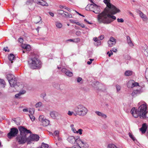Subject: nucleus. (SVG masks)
<instances>
[{"instance_id": "1", "label": "nucleus", "mask_w": 148, "mask_h": 148, "mask_svg": "<svg viewBox=\"0 0 148 148\" xmlns=\"http://www.w3.org/2000/svg\"><path fill=\"white\" fill-rule=\"evenodd\" d=\"M103 2L107 7L103 12L98 15L97 19L99 22L108 24L116 19L115 16L110 14H115L120 11L110 3V0H104Z\"/></svg>"}, {"instance_id": "2", "label": "nucleus", "mask_w": 148, "mask_h": 148, "mask_svg": "<svg viewBox=\"0 0 148 148\" xmlns=\"http://www.w3.org/2000/svg\"><path fill=\"white\" fill-rule=\"evenodd\" d=\"M20 135L18 136L16 138V141L20 144H23L26 142L27 143V138L26 137V134L31 133L30 131L22 127L18 128Z\"/></svg>"}, {"instance_id": "3", "label": "nucleus", "mask_w": 148, "mask_h": 148, "mask_svg": "<svg viewBox=\"0 0 148 148\" xmlns=\"http://www.w3.org/2000/svg\"><path fill=\"white\" fill-rule=\"evenodd\" d=\"M28 64L29 67L33 69L40 68L41 66V61L36 56L28 59Z\"/></svg>"}, {"instance_id": "4", "label": "nucleus", "mask_w": 148, "mask_h": 148, "mask_svg": "<svg viewBox=\"0 0 148 148\" xmlns=\"http://www.w3.org/2000/svg\"><path fill=\"white\" fill-rule=\"evenodd\" d=\"M74 111L77 115L79 116H84L88 113V110L84 106L79 105L75 106Z\"/></svg>"}, {"instance_id": "5", "label": "nucleus", "mask_w": 148, "mask_h": 148, "mask_svg": "<svg viewBox=\"0 0 148 148\" xmlns=\"http://www.w3.org/2000/svg\"><path fill=\"white\" fill-rule=\"evenodd\" d=\"M139 104H141L138 109V111L140 114V118L141 119H145L146 118V114L147 112V104L145 103L142 104L141 102H139Z\"/></svg>"}, {"instance_id": "6", "label": "nucleus", "mask_w": 148, "mask_h": 148, "mask_svg": "<svg viewBox=\"0 0 148 148\" xmlns=\"http://www.w3.org/2000/svg\"><path fill=\"white\" fill-rule=\"evenodd\" d=\"M90 1L92 3L90 4L89 6L90 10V11H92L93 12L96 14L99 13L101 12L100 7L94 3L91 0H90Z\"/></svg>"}, {"instance_id": "7", "label": "nucleus", "mask_w": 148, "mask_h": 148, "mask_svg": "<svg viewBox=\"0 0 148 148\" xmlns=\"http://www.w3.org/2000/svg\"><path fill=\"white\" fill-rule=\"evenodd\" d=\"M39 121L44 126H47L49 125L50 123L49 121L46 119L43 115H40L39 118Z\"/></svg>"}, {"instance_id": "8", "label": "nucleus", "mask_w": 148, "mask_h": 148, "mask_svg": "<svg viewBox=\"0 0 148 148\" xmlns=\"http://www.w3.org/2000/svg\"><path fill=\"white\" fill-rule=\"evenodd\" d=\"M18 133V130L15 128L10 129V132L8 134V137L9 138L16 136Z\"/></svg>"}, {"instance_id": "9", "label": "nucleus", "mask_w": 148, "mask_h": 148, "mask_svg": "<svg viewBox=\"0 0 148 148\" xmlns=\"http://www.w3.org/2000/svg\"><path fill=\"white\" fill-rule=\"evenodd\" d=\"M34 2L42 6H48V4L46 1L42 0H28L27 2V4H28L30 3L32 4Z\"/></svg>"}, {"instance_id": "10", "label": "nucleus", "mask_w": 148, "mask_h": 148, "mask_svg": "<svg viewBox=\"0 0 148 148\" xmlns=\"http://www.w3.org/2000/svg\"><path fill=\"white\" fill-rule=\"evenodd\" d=\"M39 138V137L36 134H30L27 138V144L30 143L32 141H38Z\"/></svg>"}, {"instance_id": "11", "label": "nucleus", "mask_w": 148, "mask_h": 148, "mask_svg": "<svg viewBox=\"0 0 148 148\" xmlns=\"http://www.w3.org/2000/svg\"><path fill=\"white\" fill-rule=\"evenodd\" d=\"M116 42V39L112 36L110 37L108 42V47H112L113 46L115 45Z\"/></svg>"}, {"instance_id": "12", "label": "nucleus", "mask_w": 148, "mask_h": 148, "mask_svg": "<svg viewBox=\"0 0 148 148\" xmlns=\"http://www.w3.org/2000/svg\"><path fill=\"white\" fill-rule=\"evenodd\" d=\"M138 86V83L135 82L133 80H129L127 84V87L129 88H133L135 86Z\"/></svg>"}, {"instance_id": "13", "label": "nucleus", "mask_w": 148, "mask_h": 148, "mask_svg": "<svg viewBox=\"0 0 148 148\" xmlns=\"http://www.w3.org/2000/svg\"><path fill=\"white\" fill-rule=\"evenodd\" d=\"M70 127L72 131L74 133L76 134H79V135H82V134L83 130L82 129H79L77 131L75 128L74 127V125L73 124H71L70 125Z\"/></svg>"}, {"instance_id": "14", "label": "nucleus", "mask_w": 148, "mask_h": 148, "mask_svg": "<svg viewBox=\"0 0 148 148\" xmlns=\"http://www.w3.org/2000/svg\"><path fill=\"white\" fill-rule=\"evenodd\" d=\"M131 113L132 116L135 118H137L138 116L140 117V114L139 112L135 108H133L131 110Z\"/></svg>"}, {"instance_id": "15", "label": "nucleus", "mask_w": 148, "mask_h": 148, "mask_svg": "<svg viewBox=\"0 0 148 148\" xmlns=\"http://www.w3.org/2000/svg\"><path fill=\"white\" fill-rule=\"evenodd\" d=\"M8 82L11 87L10 88L9 90L11 89L12 87H14L17 85V80L16 78L12 79V80H9Z\"/></svg>"}, {"instance_id": "16", "label": "nucleus", "mask_w": 148, "mask_h": 148, "mask_svg": "<svg viewBox=\"0 0 148 148\" xmlns=\"http://www.w3.org/2000/svg\"><path fill=\"white\" fill-rule=\"evenodd\" d=\"M50 115L52 118L56 119H58V117L60 116V115L58 112L54 111L51 112Z\"/></svg>"}, {"instance_id": "17", "label": "nucleus", "mask_w": 148, "mask_h": 148, "mask_svg": "<svg viewBox=\"0 0 148 148\" xmlns=\"http://www.w3.org/2000/svg\"><path fill=\"white\" fill-rule=\"evenodd\" d=\"M62 72L65 73L66 75L69 77H72L73 75V74L72 72L69 71L68 70L66 69L63 68L62 69Z\"/></svg>"}, {"instance_id": "18", "label": "nucleus", "mask_w": 148, "mask_h": 148, "mask_svg": "<svg viewBox=\"0 0 148 148\" xmlns=\"http://www.w3.org/2000/svg\"><path fill=\"white\" fill-rule=\"evenodd\" d=\"M67 140L71 143L74 144L76 142V138L73 136H70L67 138Z\"/></svg>"}, {"instance_id": "19", "label": "nucleus", "mask_w": 148, "mask_h": 148, "mask_svg": "<svg viewBox=\"0 0 148 148\" xmlns=\"http://www.w3.org/2000/svg\"><path fill=\"white\" fill-rule=\"evenodd\" d=\"M53 86L55 88L59 89L60 90H63L64 88V85H59L58 84L56 83H54L53 84Z\"/></svg>"}, {"instance_id": "20", "label": "nucleus", "mask_w": 148, "mask_h": 148, "mask_svg": "<svg viewBox=\"0 0 148 148\" xmlns=\"http://www.w3.org/2000/svg\"><path fill=\"white\" fill-rule=\"evenodd\" d=\"M147 129V126L145 123L143 124L142 127L140 129L142 134L145 133Z\"/></svg>"}, {"instance_id": "21", "label": "nucleus", "mask_w": 148, "mask_h": 148, "mask_svg": "<svg viewBox=\"0 0 148 148\" xmlns=\"http://www.w3.org/2000/svg\"><path fill=\"white\" fill-rule=\"evenodd\" d=\"M79 147L80 148H88V145L87 143L82 142V143H80Z\"/></svg>"}, {"instance_id": "22", "label": "nucleus", "mask_w": 148, "mask_h": 148, "mask_svg": "<svg viewBox=\"0 0 148 148\" xmlns=\"http://www.w3.org/2000/svg\"><path fill=\"white\" fill-rule=\"evenodd\" d=\"M141 91L140 90H135L133 91L131 95L133 97H135L137 95L140 93Z\"/></svg>"}, {"instance_id": "23", "label": "nucleus", "mask_w": 148, "mask_h": 148, "mask_svg": "<svg viewBox=\"0 0 148 148\" xmlns=\"http://www.w3.org/2000/svg\"><path fill=\"white\" fill-rule=\"evenodd\" d=\"M95 113L98 116L103 118H106L107 117V116L106 114L101 112L98 111H96L95 112Z\"/></svg>"}, {"instance_id": "24", "label": "nucleus", "mask_w": 148, "mask_h": 148, "mask_svg": "<svg viewBox=\"0 0 148 148\" xmlns=\"http://www.w3.org/2000/svg\"><path fill=\"white\" fill-rule=\"evenodd\" d=\"M42 20L41 17L39 16H37L34 18V22L37 24L39 22Z\"/></svg>"}, {"instance_id": "25", "label": "nucleus", "mask_w": 148, "mask_h": 148, "mask_svg": "<svg viewBox=\"0 0 148 148\" xmlns=\"http://www.w3.org/2000/svg\"><path fill=\"white\" fill-rule=\"evenodd\" d=\"M127 42L128 44L131 47L134 46V44L132 42L130 37L128 36L127 37Z\"/></svg>"}, {"instance_id": "26", "label": "nucleus", "mask_w": 148, "mask_h": 148, "mask_svg": "<svg viewBox=\"0 0 148 148\" xmlns=\"http://www.w3.org/2000/svg\"><path fill=\"white\" fill-rule=\"evenodd\" d=\"M21 47L23 48L26 49L27 50H29L30 49V46L27 44H22L21 45Z\"/></svg>"}, {"instance_id": "27", "label": "nucleus", "mask_w": 148, "mask_h": 148, "mask_svg": "<svg viewBox=\"0 0 148 148\" xmlns=\"http://www.w3.org/2000/svg\"><path fill=\"white\" fill-rule=\"evenodd\" d=\"M143 48L145 54V55H148V47L146 45H145L143 47Z\"/></svg>"}, {"instance_id": "28", "label": "nucleus", "mask_w": 148, "mask_h": 148, "mask_svg": "<svg viewBox=\"0 0 148 148\" xmlns=\"http://www.w3.org/2000/svg\"><path fill=\"white\" fill-rule=\"evenodd\" d=\"M6 78L8 80V81H9V80H12V79H14V78L16 77L13 75L8 74L7 75Z\"/></svg>"}, {"instance_id": "29", "label": "nucleus", "mask_w": 148, "mask_h": 148, "mask_svg": "<svg viewBox=\"0 0 148 148\" xmlns=\"http://www.w3.org/2000/svg\"><path fill=\"white\" fill-rule=\"evenodd\" d=\"M55 25L56 27L58 28H61L62 26V24L60 22L57 21L55 22Z\"/></svg>"}, {"instance_id": "30", "label": "nucleus", "mask_w": 148, "mask_h": 148, "mask_svg": "<svg viewBox=\"0 0 148 148\" xmlns=\"http://www.w3.org/2000/svg\"><path fill=\"white\" fill-rule=\"evenodd\" d=\"M14 56L12 54H10L8 56V59L10 61H11V63L13 62L12 61L14 60Z\"/></svg>"}, {"instance_id": "31", "label": "nucleus", "mask_w": 148, "mask_h": 148, "mask_svg": "<svg viewBox=\"0 0 148 148\" xmlns=\"http://www.w3.org/2000/svg\"><path fill=\"white\" fill-rule=\"evenodd\" d=\"M139 15L140 17L144 19L143 20H146L147 19V17L144 14H143L142 12L140 11L139 12Z\"/></svg>"}, {"instance_id": "32", "label": "nucleus", "mask_w": 148, "mask_h": 148, "mask_svg": "<svg viewBox=\"0 0 148 148\" xmlns=\"http://www.w3.org/2000/svg\"><path fill=\"white\" fill-rule=\"evenodd\" d=\"M133 72L131 71H127L125 72V75L128 76H130L132 74Z\"/></svg>"}, {"instance_id": "33", "label": "nucleus", "mask_w": 148, "mask_h": 148, "mask_svg": "<svg viewBox=\"0 0 148 148\" xmlns=\"http://www.w3.org/2000/svg\"><path fill=\"white\" fill-rule=\"evenodd\" d=\"M128 135L129 137L133 140L134 141L136 140V139L134 136L131 133L129 132L128 133Z\"/></svg>"}, {"instance_id": "34", "label": "nucleus", "mask_w": 148, "mask_h": 148, "mask_svg": "<svg viewBox=\"0 0 148 148\" xmlns=\"http://www.w3.org/2000/svg\"><path fill=\"white\" fill-rule=\"evenodd\" d=\"M49 146L48 145L44 143H42L41 147V148H49Z\"/></svg>"}, {"instance_id": "35", "label": "nucleus", "mask_w": 148, "mask_h": 148, "mask_svg": "<svg viewBox=\"0 0 148 148\" xmlns=\"http://www.w3.org/2000/svg\"><path fill=\"white\" fill-rule=\"evenodd\" d=\"M58 13L61 15L62 16H63L64 13V11L63 10H58L57 11Z\"/></svg>"}, {"instance_id": "36", "label": "nucleus", "mask_w": 148, "mask_h": 148, "mask_svg": "<svg viewBox=\"0 0 148 148\" xmlns=\"http://www.w3.org/2000/svg\"><path fill=\"white\" fill-rule=\"evenodd\" d=\"M35 110L34 108H30L29 109L28 112L31 115H33L34 112Z\"/></svg>"}, {"instance_id": "37", "label": "nucleus", "mask_w": 148, "mask_h": 148, "mask_svg": "<svg viewBox=\"0 0 148 148\" xmlns=\"http://www.w3.org/2000/svg\"><path fill=\"white\" fill-rule=\"evenodd\" d=\"M42 103L41 102H39L35 104V107L36 108H39L41 107L42 106Z\"/></svg>"}, {"instance_id": "38", "label": "nucleus", "mask_w": 148, "mask_h": 148, "mask_svg": "<svg viewBox=\"0 0 148 148\" xmlns=\"http://www.w3.org/2000/svg\"><path fill=\"white\" fill-rule=\"evenodd\" d=\"M82 142H83L82 140H81L79 137H78L77 138H76V142L77 143H79L80 142L81 143H82Z\"/></svg>"}, {"instance_id": "39", "label": "nucleus", "mask_w": 148, "mask_h": 148, "mask_svg": "<svg viewBox=\"0 0 148 148\" xmlns=\"http://www.w3.org/2000/svg\"><path fill=\"white\" fill-rule=\"evenodd\" d=\"M29 117L32 121H34L35 117L32 115H29Z\"/></svg>"}, {"instance_id": "40", "label": "nucleus", "mask_w": 148, "mask_h": 148, "mask_svg": "<svg viewBox=\"0 0 148 148\" xmlns=\"http://www.w3.org/2000/svg\"><path fill=\"white\" fill-rule=\"evenodd\" d=\"M117 21L119 23H123L124 22V21L123 19L122 18H117Z\"/></svg>"}, {"instance_id": "41", "label": "nucleus", "mask_w": 148, "mask_h": 148, "mask_svg": "<svg viewBox=\"0 0 148 148\" xmlns=\"http://www.w3.org/2000/svg\"><path fill=\"white\" fill-rule=\"evenodd\" d=\"M146 78L148 82V69H147L146 71Z\"/></svg>"}, {"instance_id": "42", "label": "nucleus", "mask_w": 148, "mask_h": 148, "mask_svg": "<svg viewBox=\"0 0 148 148\" xmlns=\"http://www.w3.org/2000/svg\"><path fill=\"white\" fill-rule=\"evenodd\" d=\"M116 89L117 91L119 92L121 90V87L119 85H116Z\"/></svg>"}, {"instance_id": "43", "label": "nucleus", "mask_w": 148, "mask_h": 148, "mask_svg": "<svg viewBox=\"0 0 148 148\" xmlns=\"http://www.w3.org/2000/svg\"><path fill=\"white\" fill-rule=\"evenodd\" d=\"M5 82L4 80L0 79V84L3 85H5Z\"/></svg>"}, {"instance_id": "44", "label": "nucleus", "mask_w": 148, "mask_h": 148, "mask_svg": "<svg viewBox=\"0 0 148 148\" xmlns=\"http://www.w3.org/2000/svg\"><path fill=\"white\" fill-rule=\"evenodd\" d=\"M81 32L79 31H77L76 32L75 34L77 36H79L81 35Z\"/></svg>"}, {"instance_id": "45", "label": "nucleus", "mask_w": 148, "mask_h": 148, "mask_svg": "<svg viewBox=\"0 0 148 148\" xmlns=\"http://www.w3.org/2000/svg\"><path fill=\"white\" fill-rule=\"evenodd\" d=\"M26 92V91L25 90H22L20 91L19 93L21 95H23Z\"/></svg>"}, {"instance_id": "46", "label": "nucleus", "mask_w": 148, "mask_h": 148, "mask_svg": "<svg viewBox=\"0 0 148 148\" xmlns=\"http://www.w3.org/2000/svg\"><path fill=\"white\" fill-rule=\"evenodd\" d=\"M82 78L80 77H78L77 78V82L78 83H79L82 80Z\"/></svg>"}, {"instance_id": "47", "label": "nucleus", "mask_w": 148, "mask_h": 148, "mask_svg": "<svg viewBox=\"0 0 148 148\" xmlns=\"http://www.w3.org/2000/svg\"><path fill=\"white\" fill-rule=\"evenodd\" d=\"M68 13L66 12H64V14H63V16L64 17H67L68 16Z\"/></svg>"}, {"instance_id": "48", "label": "nucleus", "mask_w": 148, "mask_h": 148, "mask_svg": "<svg viewBox=\"0 0 148 148\" xmlns=\"http://www.w3.org/2000/svg\"><path fill=\"white\" fill-rule=\"evenodd\" d=\"M18 41L21 43H22L23 42V38H19L18 39Z\"/></svg>"}, {"instance_id": "49", "label": "nucleus", "mask_w": 148, "mask_h": 148, "mask_svg": "<svg viewBox=\"0 0 148 148\" xmlns=\"http://www.w3.org/2000/svg\"><path fill=\"white\" fill-rule=\"evenodd\" d=\"M110 51L111 52V53H109V52H108L107 53V54H108V56L109 57H110L111 55H112L113 54V53L112 52V50H110Z\"/></svg>"}, {"instance_id": "50", "label": "nucleus", "mask_w": 148, "mask_h": 148, "mask_svg": "<svg viewBox=\"0 0 148 148\" xmlns=\"http://www.w3.org/2000/svg\"><path fill=\"white\" fill-rule=\"evenodd\" d=\"M73 113V112H71L70 111H69L68 113V115L69 116L72 115Z\"/></svg>"}, {"instance_id": "51", "label": "nucleus", "mask_w": 148, "mask_h": 148, "mask_svg": "<svg viewBox=\"0 0 148 148\" xmlns=\"http://www.w3.org/2000/svg\"><path fill=\"white\" fill-rule=\"evenodd\" d=\"M3 50L5 52L7 51L9 52V49H8V47H6L5 48H4L3 49Z\"/></svg>"}, {"instance_id": "52", "label": "nucleus", "mask_w": 148, "mask_h": 148, "mask_svg": "<svg viewBox=\"0 0 148 148\" xmlns=\"http://www.w3.org/2000/svg\"><path fill=\"white\" fill-rule=\"evenodd\" d=\"M21 95L19 92L18 93L16 94L15 95V96L16 98H18Z\"/></svg>"}, {"instance_id": "53", "label": "nucleus", "mask_w": 148, "mask_h": 148, "mask_svg": "<svg viewBox=\"0 0 148 148\" xmlns=\"http://www.w3.org/2000/svg\"><path fill=\"white\" fill-rule=\"evenodd\" d=\"M104 38V36L103 35H101L99 37V38L100 40H102Z\"/></svg>"}, {"instance_id": "54", "label": "nucleus", "mask_w": 148, "mask_h": 148, "mask_svg": "<svg viewBox=\"0 0 148 148\" xmlns=\"http://www.w3.org/2000/svg\"><path fill=\"white\" fill-rule=\"evenodd\" d=\"M97 45L98 46V45H101V42L100 40H98L97 41Z\"/></svg>"}, {"instance_id": "55", "label": "nucleus", "mask_w": 148, "mask_h": 148, "mask_svg": "<svg viewBox=\"0 0 148 148\" xmlns=\"http://www.w3.org/2000/svg\"><path fill=\"white\" fill-rule=\"evenodd\" d=\"M49 15L53 17L54 16V14L53 13H52L51 12H49Z\"/></svg>"}, {"instance_id": "56", "label": "nucleus", "mask_w": 148, "mask_h": 148, "mask_svg": "<svg viewBox=\"0 0 148 148\" xmlns=\"http://www.w3.org/2000/svg\"><path fill=\"white\" fill-rule=\"evenodd\" d=\"M70 21L71 22V23H75V22H76V21H75V20H70Z\"/></svg>"}, {"instance_id": "57", "label": "nucleus", "mask_w": 148, "mask_h": 148, "mask_svg": "<svg viewBox=\"0 0 148 148\" xmlns=\"http://www.w3.org/2000/svg\"><path fill=\"white\" fill-rule=\"evenodd\" d=\"M29 109H23V111L24 112H28Z\"/></svg>"}, {"instance_id": "58", "label": "nucleus", "mask_w": 148, "mask_h": 148, "mask_svg": "<svg viewBox=\"0 0 148 148\" xmlns=\"http://www.w3.org/2000/svg\"><path fill=\"white\" fill-rule=\"evenodd\" d=\"M79 26L82 28H84L85 27L84 25L82 23H80Z\"/></svg>"}, {"instance_id": "59", "label": "nucleus", "mask_w": 148, "mask_h": 148, "mask_svg": "<svg viewBox=\"0 0 148 148\" xmlns=\"http://www.w3.org/2000/svg\"><path fill=\"white\" fill-rule=\"evenodd\" d=\"M59 133V132L58 131H55L54 132V134L56 135H57Z\"/></svg>"}, {"instance_id": "60", "label": "nucleus", "mask_w": 148, "mask_h": 148, "mask_svg": "<svg viewBox=\"0 0 148 148\" xmlns=\"http://www.w3.org/2000/svg\"><path fill=\"white\" fill-rule=\"evenodd\" d=\"M93 40L95 42H97L98 40H97V37L94 38H93Z\"/></svg>"}, {"instance_id": "61", "label": "nucleus", "mask_w": 148, "mask_h": 148, "mask_svg": "<svg viewBox=\"0 0 148 148\" xmlns=\"http://www.w3.org/2000/svg\"><path fill=\"white\" fill-rule=\"evenodd\" d=\"M64 8L66 9L67 10H68V11H69V12H70V11H71V10L70 8H67L66 7H65V8Z\"/></svg>"}, {"instance_id": "62", "label": "nucleus", "mask_w": 148, "mask_h": 148, "mask_svg": "<svg viewBox=\"0 0 148 148\" xmlns=\"http://www.w3.org/2000/svg\"><path fill=\"white\" fill-rule=\"evenodd\" d=\"M112 51H113L114 52H116V51H117V50L116 49H112Z\"/></svg>"}, {"instance_id": "63", "label": "nucleus", "mask_w": 148, "mask_h": 148, "mask_svg": "<svg viewBox=\"0 0 148 148\" xmlns=\"http://www.w3.org/2000/svg\"><path fill=\"white\" fill-rule=\"evenodd\" d=\"M92 62H91V61H88L87 62V64L89 65Z\"/></svg>"}, {"instance_id": "64", "label": "nucleus", "mask_w": 148, "mask_h": 148, "mask_svg": "<svg viewBox=\"0 0 148 148\" xmlns=\"http://www.w3.org/2000/svg\"><path fill=\"white\" fill-rule=\"evenodd\" d=\"M67 17L69 18H71L72 17V15L71 14H69Z\"/></svg>"}]
</instances>
